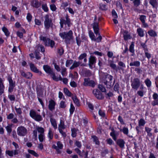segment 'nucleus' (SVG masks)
<instances>
[{"label": "nucleus", "instance_id": "obj_24", "mask_svg": "<svg viewBox=\"0 0 158 158\" xmlns=\"http://www.w3.org/2000/svg\"><path fill=\"white\" fill-rule=\"evenodd\" d=\"M141 44L142 47L144 48L145 56L148 58V52L147 45L145 44V43H141Z\"/></svg>", "mask_w": 158, "mask_h": 158}, {"label": "nucleus", "instance_id": "obj_36", "mask_svg": "<svg viewBox=\"0 0 158 158\" xmlns=\"http://www.w3.org/2000/svg\"><path fill=\"white\" fill-rule=\"evenodd\" d=\"M92 138L93 139V141L95 142L96 144L98 145H99V141L98 140V138L95 135L92 136Z\"/></svg>", "mask_w": 158, "mask_h": 158}, {"label": "nucleus", "instance_id": "obj_28", "mask_svg": "<svg viewBox=\"0 0 158 158\" xmlns=\"http://www.w3.org/2000/svg\"><path fill=\"white\" fill-rule=\"evenodd\" d=\"M50 121L53 127L55 129H56L57 128V125L55 119L54 118H51Z\"/></svg>", "mask_w": 158, "mask_h": 158}, {"label": "nucleus", "instance_id": "obj_38", "mask_svg": "<svg viewBox=\"0 0 158 158\" xmlns=\"http://www.w3.org/2000/svg\"><path fill=\"white\" fill-rule=\"evenodd\" d=\"M149 35L152 37H155L157 36L156 32L153 30L149 31Z\"/></svg>", "mask_w": 158, "mask_h": 158}, {"label": "nucleus", "instance_id": "obj_39", "mask_svg": "<svg viewBox=\"0 0 158 158\" xmlns=\"http://www.w3.org/2000/svg\"><path fill=\"white\" fill-rule=\"evenodd\" d=\"M89 37L92 40H93L94 41L96 40V39L95 38V35L92 31H90L89 32Z\"/></svg>", "mask_w": 158, "mask_h": 158}, {"label": "nucleus", "instance_id": "obj_50", "mask_svg": "<svg viewBox=\"0 0 158 158\" xmlns=\"http://www.w3.org/2000/svg\"><path fill=\"white\" fill-rule=\"evenodd\" d=\"M66 24L69 27L70 26V19L67 16L66 17Z\"/></svg>", "mask_w": 158, "mask_h": 158}, {"label": "nucleus", "instance_id": "obj_59", "mask_svg": "<svg viewBox=\"0 0 158 158\" xmlns=\"http://www.w3.org/2000/svg\"><path fill=\"white\" fill-rule=\"evenodd\" d=\"M85 74L86 77L90 76L92 74L91 71L89 70H87L85 71Z\"/></svg>", "mask_w": 158, "mask_h": 158}, {"label": "nucleus", "instance_id": "obj_37", "mask_svg": "<svg viewBox=\"0 0 158 158\" xmlns=\"http://www.w3.org/2000/svg\"><path fill=\"white\" fill-rule=\"evenodd\" d=\"M2 30L4 33L5 35L7 36L8 37L10 35V32L5 27H3L2 28Z\"/></svg>", "mask_w": 158, "mask_h": 158}, {"label": "nucleus", "instance_id": "obj_23", "mask_svg": "<svg viewBox=\"0 0 158 158\" xmlns=\"http://www.w3.org/2000/svg\"><path fill=\"white\" fill-rule=\"evenodd\" d=\"M87 54L86 53L81 54L78 57V59L79 60H81L84 59V61L85 63L87 61L86 59Z\"/></svg>", "mask_w": 158, "mask_h": 158}, {"label": "nucleus", "instance_id": "obj_10", "mask_svg": "<svg viewBox=\"0 0 158 158\" xmlns=\"http://www.w3.org/2000/svg\"><path fill=\"white\" fill-rule=\"evenodd\" d=\"M57 145L56 146L55 144H53L52 147L56 150L57 154H61V151L60 150L63 148V145L60 142L58 141L57 143Z\"/></svg>", "mask_w": 158, "mask_h": 158}, {"label": "nucleus", "instance_id": "obj_63", "mask_svg": "<svg viewBox=\"0 0 158 158\" xmlns=\"http://www.w3.org/2000/svg\"><path fill=\"white\" fill-rule=\"evenodd\" d=\"M58 53L60 56L62 55L64 53L63 49L61 48L58 49Z\"/></svg>", "mask_w": 158, "mask_h": 158}, {"label": "nucleus", "instance_id": "obj_13", "mask_svg": "<svg viewBox=\"0 0 158 158\" xmlns=\"http://www.w3.org/2000/svg\"><path fill=\"white\" fill-rule=\"evenodd\" d=\"M96 62V59L95 57L93 56H91L89 59L88 65L91 69L93 68V65Z\"/></svg>", "mask_w": 158, "mask_h": 158}, {"label": "nucleus", "instance_id": "obj_40", "mask_svg": "<svg viewBox=\"0 0 158 158\" xmlns=\"http://www.w3.org/2000/svg\"><path fill=\"white\" fill-rule=\"evenodd\" d=\"M48 137L50 140L52 139L53 138V132L51 128H49L48 134Z\"/></svg>", "mask_w": 158, "mask_h": 158}, {"label": "nucleus", "instance_id": "obj_16", "mask_svg": "<svg viewBox=\"0 0 158 158\" xmlns=\"http://www.w3.org/2000/svg\"><path fill=\"white\" fill-rule=\"evenodd\" d=\"M19 151L18 150H15L14 151L7 150L6 151V153L9 156H13L14 155H18L19 153Z\"/></svg>", "mask_w": 158, "mask_h": 158}, {"label": "nucleus", "instance_id": "obj_1", "mask_svg": "<svg viewBox=\"0 0 158 158\" xmlns=\"http://www.w3.org/2000/svg\"><path fill=\"white\" fill-rule=\"evenodd\" d=\"M73 33L71 30L68 32H63L59 33V35L63 39H65L64 42L67 44H69L70 41L73 39Z\"/></svg>", "mask_w": 158, "mask_h": 158}, {"label": "nucleus", "instance_id": "obj_8", "mask_svg": "<svg viewBox=\"0 0 158 158\" xmlns=\"http://www.w3.org/2000/svg\"><path fill=\"white\" fill-rule=\"evenodd\" d=\"M141 85V82L138 78H134L131 81V86L132 89L137 90Z\"/></svg>", "mask_w": 158, "mask_h": 158}, {"label": "nucleus", "instance_id": "obj_60", "mask_svg": "<svg viewBox=\"0 0 158 158\" xmlns=\"http://www.w3.org/2000/svg\"><path fill=\"white\" fill-rule=\"evenodd\" d=\"M15 109L18 114H22V112L20 108H17L16 106H15Z\"/></svg>", "mask_w": 158, "mask_h": 158}, {"label": "nucleus", "instance_id": "obj_18", "mask_svg": "<svg viewBox=\"0 0 158 158\" xmlns=\"http://www.w3.org/2000/svg\"><path fill=\"white\" fill-rule=\"evenodd\" d=\"M117 144L122 148H123L124 147L125 142L122 139H118L116 141Z\"/></svg>", "mask_w": 158, "mask_h": 158}, {"label": "nucleus", "instance_id": "obj_4", "mask_svg": "<svg viewBox=\"0 0 158 158\" xmlns=\"http://www.w3.org/2000/svg\"><path fill=\"white\" fill-rule=\"evenodd\" d=\"M44 26L46 30H48L50 27H52L53 23L52 19L49 18V16L46 15L44 17Z\"/></svg>", "mask_w": 158, "mask_h": 158}, {"label": "nucleus", "instance_id": "obj_34", "mask_svg": "<svg viewBox=\"0 0 158 158\" xmlns=\"http://www.w3.org/2000/svg\"><path fill=\"white\" fill-rule=\"evenodd\" d=\"M146 19V17L144 15H141L140 17V19L143 23V25L144 27H146L147 25L145 23V20Z\"/></svg>", "mask_w": 158, "mask_h": 158}, {"label": "nucleus", "instance_id": "obj_43", "mask_svg": "<svg viewBox=\"0 0 158 158\" xmlns=\"http://www.w3.org/2000/svg\"><path fill=\"white\" fill-rule=\"evenodd\" d=\"M98 88L100 89V90L102 92H106V90L104 86L103 85H99L98 86Z\"/></svg>", "mask_w": 158, "mask_h": 158}, {"label": "nucleus", "instance_id": "obj_56", "mask_svg": "<svg viewBox=\"0 0 158 158\" xmlns=\"http://www.w3.org/2000/svg\"><path fill=\"white\" fill-rule=\"evenodd\" d=\"M8 97L11 101H15V97L14 95L10 94L8 95Z\"/></svg>", "mask_w": 158, "mask_h": 158}, {"label": "nucleus", "instance_id": "obj_53", "mask_svg": "<svg viewBox=\"0 0 158 158\" xmlns=\"http://www.w3.org/2000/svg\"><path fill=\"white\" fill-rule=\"evenodd\" d=\"M134 44L133 42L132 43L129 47V51L131 53H133L134 52Z\"/></svg>", "mask_w": 158, "mask_h": 158}, {"label": "nucleus", "instance_id": "obj_20", "mask_svg": "<svg viewBox=\"0 0 158 158\" xmlns=\"http://www.w3.org/2000/svg\"><path fill=\"white\" fill-rule=\"evenodd\" d=\"M31 6L35 8H39L40 6V3L37 0H33L31 2Z\"/></svg>", "mask_w": 158, "mask_h": 158}, {"label": "nucleus", "instance_id": "obj_55", "mask_svg": "<svg viewBox=\"0 0 158 158\" xmlns=\"http://www.w3.org/2000/svg\"><path fill=\"white\" fill-rule=\"evenodd\" d=\"M60 106L61 108H64L66 107V105L64 101H61L60 103Z\"/></svg>", "mask_w": 158, "mask_h": 158}, {"label": "nucleus", "instance_id": "obj_46", "mask_svg": "<svg viewBox=\"0 0 158 158\" xmlns=\"http://www.w3.org/2000/svg\"><path fill=\"white\" fill-rule=\"evenodd\" d=\"M131 1H133V3L135 6H138L140 4V0H130Z\"/></svg>", "mask_w": 158, "mask_h": 158}, {"label": "nucleus", "instance_id": "obj_14", "mask_svg": "<svg viewBox=\"0 0 158 158\" xmlns=\"http://www.w3.org/2000/svg\"><path fill=\"white\" fill-rule=\"evenodd\" d=\"M29 65L30 69L32 71L35 73H38L40 75L41 74V72L39 71L33 64L30 63L29 64Z\"/></svg>", "mask_w": 158, "mask_h": 158}, {"label": "nucleus", "instance_id": "obj_9", "mask_svg": "<svg viewBox=\"0 0 158 158\" xmlns=\"http://www.w3.org/2000/svg\"><path fill=\"white\" fill-rule=\"evenodd\" d=\"M27 132V129L23 126H21L18 127L17 129V134L20 136H24L26 135Z\"/></svg>", "mask_w": 158, "mask_h": 158}, {"label": "nucleus", "instance_id": "obj_58", "mask_svg": "<svg viewBox=\"0 0 158 158\" xmlns=\"http://www.w3.org/2000/svg\"><path fill=\"white\" fill-rule=\"evenodd\" d=\"M112 14L113 17L115 19H117L118 18L117 14L114 10H112Z\"/></svg>", "mask_w": 158, "mask_h": 158}, {"label": "nucleus", "instance_id": "obj_15", "mask_svg": "<svg viewBox=\"0 0 158 158\" xmlns=\"http://www.w3.org/2000/svg\"><path fill=\"white\" fill-rule=\"evenodd\" d=\"M20 73L22 76L27 79H31L32 76V74L31 73L27 72L26 73L22 70L20 71Z\"/></svg>", "mask_w": 158, "mask_h": 158}, {"label": "nucleus", "instance_id": "obj_48", "mask_svg": "<svg viewBox=\"0 0 158 158\" xmlns=\"http://www.w3.org/2000/svg\"><path fill=\"white\" fill-rule=\"evenodd\" d=\"M72 136L73 137H74L77 135V130L75 128H73L71 129Z\"/></svg>", "mask_w": 158, "mask_h": 158}, {"label": "nucleus", "instance_id": "obj_2", "mask_svg": "<svg viewBox=\"0 0 158 158\" xmlns=\"http://www.w3.org/2000/svg\"><path fill=\"white\" fill-rule=\"evenodd\" d=\"M113 77L109 74H107L105 75L103 79V82L106 85L107 88H110L113 86L115 80L113 81Z\"/></svg>", "mask_w": 158, "mask_h": 158}, {"label": "nucleus", "instance_id": "obj_41", "mask_svg": "<svg viewBox=\"0 0 158 158\" xmlns=\"http://www.w3.org/2000/svg\"><path fill=\"white\" fill-rule=\"evenodd\" d=\"M137 31L138 35L141 36L142 37L144 35L143 31L141 28H139L137 29Z\"/></svg>", "mask_w": 158, "mask_h": 158}, {"label": "nucleus", "instance_id": "obj_7", "mask_svg": "<svg viewBox=\"0 0 158 158\" xmlns=\"http://www.w3.org/2000/svg\"><path fill=\"white\" fill-rule=\"evenodd\" d=\"M83 85L85 86H89L94 88L96 85V83L94 81L90 80L89 78H85Z\"/></svg>", "mask_w": 158, "mask_h": 158}, {"label": "nucleus", "instance_id": "obj_26", "mask_svg": "<svg viewBox=\"0 0 158 158\" xmlns=\"http://www.w3.org/2000/svg\"><path fill=\"white\" fill-rule=\"evenodd\" d=\"M149 3L153 8H157V2L156 0H150Z\"/></svg>", "mask_w": 158, "mask_h": 158}, {"label": "nucleus", "instance_id": "obj_35", "mask_svg": "<svg viewBox=\"0 0 158 158\" xmlns=\"http://www.w3.org/2000/svg\"><path fill=\"white\" fill-rule=\"evenodd\" d=\"M36 129L38 132L40 133V134H44V128L42 127H37Z\"/></svg>", "mask_w": 158, "mask_h": 158}, {"label": "nucleus", "instance_id": "obj_19", "mask_svg": "<svg viewBox=\"0 0 158 158\" xmlns=\"http://www.w3.org/2000/svg\"><path fill=\"white\" fill-rule=\"evenodd\" d=\"M37 98L43 97L44 90L41 88H37L36 89Z\"/></svg>", "mask_w": 158, "mask_h": 158}, {"label": "nucleus", "instance_id": "obj_11", "mask_svg": "<svg viewBox=\"0 0 158 158\" xmlns=\"http://www.w3.org/2000/svg\"><path fill=\"white\" fill-rule=\"evenodd\" d=\"M8 80L9 81V83L8 92L10 93H11L13 91L14 88L15 86V82H13L11 77H8Z\"/></svg>", "mask_w": 158, "mask_h": 158}, {"label": "nucleus", "instance_id": "obj_54", "mask_svg": "<svg viewBox=\"0 0 158 158\" xmlns=\"http://www.w3.org/2000/svg\"><path fill=\"white\" fill-rule=\"evenodd\" d=\"M73 60H66V66L68 67L73 63Z\"/></svg>", "mask_w": 158, "mask_h": 158}, {"label": "nucleus", "instance_id": "obj_27", "mask_svg": "<svg viewBox=\"0 0 158 158\" xmlns=\"http://www.w3.org/2000/svg\"><path fill=\"white\" fill-rule=\"evenodd\" d=\"M72 98L74 102L76 105L77 106H80V103L79 100L77 99L76 95H74L72 96Z\"/></svg>", "mask_w": 158, "mask_h": 158}, {"label": "nucleus", "instance_id": "obj_22", "mask_svg": "<svg viewBox=\"0 0 158 158\" xmlns=\"http://www.w3.org/2000/svg\"><path fill=\"white\" fill-rule=\"evenodd\" d=\"M124 40H127L129 39H131V37L128 32L127 31H124L123 34Z\"/></svg>", "mask_w": 158, "mask_h": 158}, {"label": "nucleus", "instance_id": "obj_32", "mask_svg": "<svg viewBox=\"0 0 158 158\" xmlns=\"http://www.w3.org/2000/svg\"><path fill=\"white\" fill-rule=\"evenodd\" d=\"M38 138L40 142H42L44 141L45 139L44 134H40L38 135Z\"/></svg>", "mask_w": 158, "mask_h": 158}, {"label": "nucleus", "instance_id": "obj_51", "mask_svg": "<svg viewBox=\"0 0 158 158\" xmlns=\"http://www.w3.org/2000/svg\"><path fill=\"white\" fill-rule=\"evenodd\" d=\"M74 110L75 107L74 106L73 104L72 103H71L70 105V108L69 110L70 114H73V112L74 111Z\"/></svg>", "mask_w": 158, "mask_h": 158}, {"label": "nucleus", "instance_id": "obj_25", "mask_svg": "<svg viewBox=\"0 0 158 158\" xmlns=\"http://www.w3.org/2000/svg\"><path fill=\"white\" fill-rule=\"evenodd\" d=\"M65 128V126L64 125V121L63 120L60 119V123L58 125V130L64 129Z\"/></svg>", "mask_w": 158, "mask_h": 158}, {"label": "nucleus", "instance_id": "obj_30", "mask_svg": "<svg viewBox=\"0 0 158 158\" xmlns=\"http://www.w3.org/2000/svg\"><path fill=\"white\" fill-rule=\"evenodd\" d=\"M43 68L44 70L47 73H48L52 69L51 68L50 66L47 65H44Z\"/></svg>", "mask_w": 158, "mask_h": 158}, {"label": "nucleus", "instance_id": "obj_45", "mask_svg": "<svg viewBox=\"0 0 158 158\" xmlns=\"http://www.w3.org/2000/svg\"><path fill=\"white\" fill-rule=\"evenodd\" d=\"M99 9L102 10H107V8L106 7V6L105 4H102V3L100 4Z\"/></svg>", "mask_w": 158, "mask_h": 158}, {"label": "nucleus", "instance_id": "obj_21", "mask_svg": "<svg viewBox=\"0 0 158 158\" xmlns=\"http://www.w3.org/2000/svg\"><path fill=\"white\" fill-rule=\"evenodd\" d=\"M4 86L3 83L2 79L0 78V96L4 92Z\"/></svg>", "mask_w": 158, "mask_h": 158}, {"label": "nucleus", "instance_id": "obj_17", "mask_svg": "<svg viewBox=\"0 0 158 158\" xmlns=\"http://www.w3.org/2000/svg\"><path fill=\"white\" fill-rule=\"evenodd\" d=\"M55 105L56 103L55 101L53 100H51L49 101V104L48 106L49 109L51 111H52L55 109Z\"/></svg>", "mask_w": 158, "mask_h": 158}, {"label": "nucleus", "instance_id": "obj_33", "mask_svg": "<svg viewBox=\"0 0 158 158\" xmlns=\"http://www.w3.org/2000/svg\"><path fill=\"white\" fill-rule=\"evenodd\" d=\"M140 63L139 61H135L134 62H131L129 65L130 66H135L136 67H138L139 66Z\"/></svg>", "mask_w": 158, "mask_h": 158}, {"label": "nucleus", "instance_id": "obj_5", "mask_svg": "<svg viewBox=\"0 0 158 158\" xmlns=\"http://www.w3.org/2000/svg\"><path fill=\"white\" fill-rule=\"evenodd\" d=\"M29 114L31 118L37 121L40 122L43 120L42 116L33 110H30Z\"/></svg>", "mask_w": 158, "mask_h": 158}, {"label": "nucleus", "instance_id": "obj_29", "mask_svg": "<svg viewBox=\"0 0 158 158\" xmlns=\"http://www.w3.org/2000/svg\"><path fill=\"white\" fill-rule=\"evenodd\" d=\"M81 64V62L74 61L73 65L70 67V69H73L75 68L78 67Z\"/></svg>", "mask_w": 158, "mask_h": 158}, {"label": "nucleus", "instance_id": "obj_6", "mask_svg": "<svg viewBox=\"0 0 158 158\" xmlns=\"http://www.w3.org/2000/svg\"><path fill=\"white\" fill-rule=\"evenodd\" d=\"M93 28L94 30V33L96 35L98 34V35H99L98 37L96 39V40L95 41H96L98 42H101L102 38L101 36L100 35V34L98 33L99 28L98 23L97 22H94L93 23Z\"/></svg>", "mask_w": 158, "mask_h": 158}, {"label": "nucleus", "instance_id": "obj_44", "mask_svg": "<svg viewBox=\"0 0 158 158\" xmlns=\"http://www.w3.org/2000/svg\"><path fill=\"white\" fill-rule=\"evenodd\" d=\"M28 152L29 153L31 154L35 157H37L39 156V155L35 151L31 150H28Z\"/></svg>", "mask_w": 158, "mask_h": 158}, {"label": "nucleus", "instance_id": "obj_57", "mask_svg": "<svg viewBox=\"0 0 158 158\" xmlns=\"http://www.w3.org/2000/svg\"><path fill=\"white\" fill-rule=\"evenodd\" d=\"M145 124L144 120L143 119H141L139 122V126H143Z\"/></svg>", "mask_w": 158, "mask_h": 158}, {"label": "nucleus", "instance_id": "obj_12", "mask_svg": "<svg viewBox=\"0 0 158 158\" xmlns=\"http://www.w3.org/2000/svg\"><path fill=\"white\" fill-rule=\"evenodd\" d=\"M93 93L95 96L98 99H102L103 98L102 93L98 89H94V90Z\"/></svg>", "mask_w": 158, "mask_h": 158}, {"label": "nucleus", "instance_id": "obj_62", "mask_svg": "<svg viewBox=\"0 0 158 158\" xmlns=\"http://www.w3.org/2000/svg\"><path fill=\"white\" fill-rule=\"evenodd\" d=\"M27 19L29 22H30L31 21L32 19V16L30 13H28L27 14Z\"/></svg>", "mask_w": 158, "mask_h": 158}, {"label": "nucleus", "instance_id": "obj_47", "mask_svg": "<svg viewBox=\"0 0 158 158\" xmlns=\"http://www.w3.org/2000/svg\"><path fill=\"white\" fill-rule=\"evenodd\" d=\"M121 131H122L125 135H127L128 133V129L127 128L124 127L123 129L120 130Z\"/></svg>", "mask_w": 158, "mask_h": 158}, {"label": "nucleus", "instance_id": "obj_31", "mask_svg": "<svg viewBox=\"0 0 158 158\" xmlns=\"http://www.w3.org/2000/svg\"><path fill=\"white\" fill-rule=\"evenodd\" d=\"M109 65L112 69L117 71V66L116 64L114 63L113 61H111Z\"/></svg>", "mask_w": 158, "mask_h": 158}, {"label": "nucleus", "instance_id": "obj_42", "mask_svg": "<svg viewBox=\"0 0 158 158\" xmlns=\"http://www.w3.org/2000/svg\"><path fill=\"white\" fill-rule=\"evenodd\" d=\"M64 91L65 94L68 96L70 97L72 95V93L69 91V90L67 88H64Z\"/></svg>", "mask_w": 158, "mask_h": 158}, {"label": "nucleus", "instance_id": "obj_64", "mask_svg": "<svg viewBox=\"0 0 158 158\" xmlns=\"http://www.w3.org/2000/svg\"><path fill=\"white\" fill-rule=\"evenodd\" d=\"M17 35L20 38L23 37V34L22 32L18 31L17 32Z\"/></svg>", "mask_w": 158, "mask_h": 158}, {"label": "nucleus", "instance_id": "obj_3", "mask_svg": "<svg viewBox=\"0 0 158 158\" xmlns=\"http://www.w3.org/2000/svg\"><path fill=\"white\" fill-rule=\"evenodd\" d=\"M40 40L44 41L45 46H50L52 48H53L55 45V43L54 41L46 37L41 36L40 37Z\"/></svg>", "mask_w": 158, "mask_h": 158}, {"label": "nucleus", "instance_id": "obj_61", "mask_svg": "<svg viewBox=\"0 0 158 158\" xmlns=\"http://www.w3.org/2000/svg\"><path fill=\"white\" fill-rule=\"evenodd\" d=\"M152 105L153 106L158 105V99H154V100L152 102Z\"/></svg>", "mask_w": 158, "mask_h": 158}, {"label": "nucleus", "instance_id": "obj_49", "mask_svg": "<svg viewBox=\"0 0 158 158\" xmlns=\"http://www.w3.org/2000/svg\"><path fill=\"white\" fill-rule=\"evenodd\" d=\"M60 24L61 28H63V24H66V20L64 19L61 18L60 19Z\"/></svg>", "mask_w": 158, "mask_h": 158}, {"label": "nucleus", "instance_id": "obj_52", "mask_svg": "<svg viewBox=\"0 0 158 158\" xmlns=\"http://www.w3.org/2000/svg\"><path fill=\"white\" fill-rule=\"evenodd\" d=\"M35 58L39 60L40 59L41 57L40 56V52L37 50H35Z\"/></svg>", "mask_w": 158, "mask_h": 158}]
</instances>
